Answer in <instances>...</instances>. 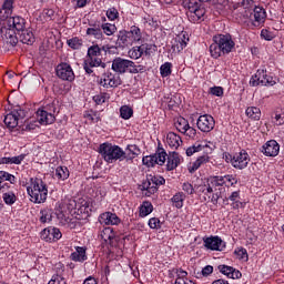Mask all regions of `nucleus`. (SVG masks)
Segmentation results:
<instances>
[{
	"label": "nucleus",
	"mask_w": 284,
	"mask_h": 284,
	"mask_svg": "<svg viewBox=\"0 0 284 284\" xmlns=\"http://www.w3.org/2000/svg\"><path fill=\"white\" fill-rule=\"evenodd\" d=\"M105 52V45L100 47L99 44H93L89 47L87 57L83 61V70L89 77H97L94 73V68L105 69V62H103L102 52Z\"/></svg>",
	"instance_id": "obj_1"
},
{
	"label": "nucleus",
	"mask_w": 284,
	"mask_h": 284,
	"mask_svg": "<svg viewBox=\"0 0 284 284\" xmlns=\"http://www.w3.org/2000/svg\"><path fill=\"white\" fill-rule=\"evenodd\" d=\"M236 43L232 39V34L220 33L213 37V43L210 45V54L212 59H221L225 54H230L232 49L235 48Z\"/></svg>",
	"instance_id": "obj_2"
},
{
	"label": "nucleus",
	"mask_w": 284,
	"mask_h": 284,
	"mask_svg": "<svg viewBox=\"0 0 284 284\" xmlns=\"http://www.w3.org/2000/svg\"><path fill=\"white\" fill-rule=\"evenodd\" d=\"M99 153L105 163H116V161H123V150L116 144L104 142L99 146Z\"/></svg>",
	"instance_id": "obj_3"
},
{
	"label": "nucleus",
	"mask_w": 284,
	"mask_h": 284,
	"mask_svg": "<svg viewBox=\"0 0 284 284\" xmlns=\"http://www.w3.org/2000/svg\"><path fill=\"white\" fill-rule=\"evenodd\" d=\"M141 39H143L141 29L136 26H132L129 31H119L118 45H121V48H128L129 45H132V43H139Z\"/></svg>",
	"instance_id": "obj_4"
},
{
	"label": "nucleus",
	"mask_w": 284,
	"mask_h": 284,
	"mask_svg": "<svg viewBox=\"0 0 284 284\" xmlns=\"http://www.w3.org/2000/svg\"><path fill=\"white\" fill-rule=\"evenodd\" d=\"M160 185H165V178L149 174L142 182L141 190L146 192L145 196H152V194L159 192Z\"/></svg>",
	"instance_id": "obj_5"
},
{
	"label": "nucleus",
	"mask_w": 284,
	"mask_h": 284,
	"mask_svg": "<svg viewBox=\"0 0 284 284\" xmlns=\"http://www.w3.org/2000/svg\"><path fill=\"white\" fill-rule=\"evenodd\" d=\"M250 85L252 88H256V85H276V81L270 74H267V70L258 69L254 75H252L250 80Z\"/></svg>",
	"instance_id": "obj_6"
},
{
	"label": "nucleus",
	"mask_w": 284,
	"mask_h": 284,
	"mask_svg": "<svg viewBox=\"0 0 284 284\" xmlns=\"http://www.w3.org/2000/svg\"><path fill=\"white\" fill-rule=\"evenodd\" d=\"M206 12L205 7L197 2L194 7L190 8V11H186V17L190 23H203Z\"/></svg>",
	"instance_id": "obj_7"
},
{
	"label": "nucleus",
	"mask_w": 284,
	"mask_h": 284,
	"mask_svg": "<svg viewBox=\"0 0 284 284\" xmlns=\"http://www.w3.org/2000/svg\"><path fill=\"white\" fill-rule=\"evenodd\" d=\"M230 161L235 170H245L250 164L251 159L247 151L241 150L240 152L234 153V155H230Z\"/></svg>",
	"instance_id": "obj_8"
},
{
	"label": "nucleus",
	"mask_w": 284,
	"mask_h": 284,
	"mask_svg": "<svg viewBox=\"0 0 284 284\" xmlns=\"http://www.w3.org/2000/svg\"><path fill=\"white\" fill-rule=\"evenodd\" d=\"M168 153L163 149H159L153 155H146L142 159L143 165L146 168H154L155 165H163L165 163Z\"/></svg>",
	"instance_id": "obj_9"
},
{
	"label": "nucleus",
	"mask_w": 284,
	"mask_h": 284,
	"mask_svg": "<svg viewBox=\"0 0 284 284\" xmlns=\"http://www.w3.org/2000/svg\"><path fill=\"white\" fill-rule=\"evenodd\" d=\"M123 83V80H121V75L114 74L110 71H106L102 74L99 85L102 88H119Z\"/></svg>",
	"instance_id": "obj_10"
},
{
	"label": "nucleus",
	"mask_w": 284,
	"mask_h": 284,
	"mask_svg": "<svg viewBox=\"0 0 284 284\" xmlns=\"http://www.w3.org/2000/svg\"><path fill=\"white\" fill-rule=\"evenodd\" d=\"M57 77L61 79L62 81H74V71L72 70V67L68 62H61L55 68Z\"/></svg>",
	"instance_id": "obj_11"
},
{
	"label": "nucleus",
	"mask_w": 284,
	"mask_h": 284,
	"mask_svg": "<svg viewBox=\"0 0 284 284\" xmlns=\"http://www.w3.org/2000/svg\"><path fill=\"white\" fill-rule=\"evenodd\" d=\"M203 243L206 250H212L213 252H223L226 247L225 242L219 235L204 237Z\"/></svg>",
	"instance_id": "obj_12"
},
{
	"label": "nucleus",
	"mask_w": 284,
	"mask_h": 284,
	"mask_svg": "<svg viewBox=\"0 0 284 284\" xmlns=\"http://www.w3.org/2000/svg\"><path fill=\"white\" fill-rule=\"evenodd\" d=\"M61 236H63L61 230L54 226H49L42 230L40 233V239L42 241H45L47 243H57V241H59Z\"/></svg>",
	"instance_id": "obj_13"
},
{
	"label": "nucleus",
	"mask_w": 284,
	"mask_h": 284,
	"mask_svg": "<svg viewBox=\"0 0 284 284\" xmlns=\"http://www.w3.org/2000/svg\"><path fill=\"white\" fill-rule=\"evenodd\" d=\"M196 125L201 132H212L216 125V122L212 115L204 114L199 116Z\"/></svg>",
	"instance_id": "obj_14"
},
{
	"label": "nucleus",
	"mask_w": 284,
	"mask_h": 284,
	"mask_svg": "<svg viewBox=\"0 0 284 284\" xmlns=\"http://www.w3.org/2000/svg\"><path fill=\"white\" fill-rule=\"evenodd\" d=\"M223 183V181L215 179L214 176H211L206 180V189H204V201H206L207 203H210V199L212 196V194H214V191L217 187H221V184Z\"/></svg>",
	"instance_id": "obj_15"
},
{
	"label": "nucleus",
	"mask_w": 284,
	"mask_h": 284,
	"mask_svg": "<svg viewBox=\"0 0 284 284\" xmlns=\"http://www.w3.org/2000/svg\"><path fill=\"white\" fill-rule=\"evenodd\" d=\"M278 152H281V145L276 140H270L262 146L264 156H278Z\"/></svg>",
	"instance_id": "obj_16"
},
{
	"label": "nucleus",
	"mask_w": 284,
	"mask_h": 284,
	"mask_svg": "<svg viewBox=\"0 0 284 284\" xmlns=\"http://www.w3.org/2000/svg\"><path fill=\"white\" fill-rule=\"evenodd\" d=\"M7 28L11 30H16L19 34L22 30L26 29V19L17 16V17H8L7 18Z\"/></svg>",
	"instance_id": "obj_17"
},
{
	"label": "nucleus",
	"mask_w": 284,
	"mask_h": 284,
	"mask_svg": "<svg viewBox=\"0 0 284 284\" xmlns=\"http://www.w3.org/2000/svg\"><path fill=\"white\" fill-rule=\"evenodd\" d=\"M29 196L33 203H45L48 200V187L38 189L32 191V189H27Z\"/></svg>",
	"instance_id": "obj_18"
},
{
	"label": "nucleus",
	"mask_w": 284,
	"mask_h": 284,
	"mask_svg": "<svg viewBox=\"0 0 284 284\" xmlns=\"http://www.w3.org/2000/svg\"><path fill=\"white\" fill-rule=\"evenodd\" d=\"M99 223L101 225H119L121 219L112 212H104L99 216Z\"/></svg>",
	"instance_id": "obj_19"
},
{
	"label": "nucleus",
	"mask_w": 284,
	"mask_h": 284,
	"mask_svg": "<svg viewBox=\"0 0 284 284\" xmlns=\"http://www.w3.org/2000/svg\"><path fill=\"white\" fill-rule=\"evenodd\" d=\"M266 17L267 13L265 12V9H263V7H255L253 10L252 26L254 28L261 27L262 23H265Z\"/></svg>",
	"instance_id": "obj_20"
},
{
	"label": "nucleus",
	"mask_w": 284,
	"mask_h": 284,
	"mask_svg": "<svg viewBox=\"0 0 284 284\" xmlns=\"http://www.w3.org/2000/svg\"><path fill=\"white\" fill-rule=\"evenodd\" d=\"M122 161H134L139 154H141V149L136 144H129L125 148V151H123Z\"/></svg>",
	"instance_id": "obj_21"
},
{
	"label": "nucleus",
	"mask_w": 284,
	"mask_h": 284,
	"mask_svg": "<svg viewBox=\"0 0 284 284\" xmlns=\"http://www.w3.org/2000/svg\"><path fill=\"white\" fill-rule=\"evenodd\" d=\"M130 60L118 57L113 59L111 69L118 74H125L128 72V63Z\"/></svg>",
	"instance_id": "obj_22"
},
{
	"label": "nucleus",
	"mask_w": 284,
	"mask_h": 284,
	"mask_svg": "<svg viewBox=\"0 0 284 284\" xmlns=\"http://www.w3.org/2000/svg\"><path fill=\"white\" fill-rule=\"evenodd\" d=\"M37 120L39 121L40 125H51V123H54L55 118L54 114L49 113L43 109H39L37 111Z\"/></svg>",
	"instance_id": "obj_23"
},
{
	"label": "nucleus",
	"mask_w": 284,
	"mask_h": 284,
	"mask_svg": "<svg viewBox=\"0 0 284 284\" xmlns=\"http://www.w3.org/2000/svg\"><path fill=\"white\" fill-rule=\"evenodd\" d=\"M2 34H4L6 39H7V43H10V45H12V48H14V45H17L19 43V38L17 37V34H19L16 30L10 29V27H3L1 29Z\"/></svg>",
	"instance_id": "obj_24"
},
{
	"label": "nucleus",
	"mask_w": 284,
	"mask_h": 284,
	"mask_svg": "<svg viewBox=\"0 0 284 284\" xmlns=\"http://www.w3.org/2000/svg\"><path fill=\"white\" fill-rule=\"evenodd\" d=\"M181 165V155L176 152H171L168 156L166 170L168 172H172V170H176Z\"/></svg>",
	"instance_id": "obj_25"
},
{
	"label": "nucleus",
	"mask_w": 284,
	"mask_h": 284,
	"mask_svg": "<svg viewBox=\"0 0 284 284\" xmlns=\"http://www.w3.org/2000/svg\"><path fill=\"white\" fill-rule=\"evenodd\" d=\"M166 143L173 150H179V148H181V144H183V140L181 139V135H179L174 132H169L166 134Z\"/></svg>",
	"instance_id": "obj_26"
},
{
	"label": "nucleus",
	"mask_w": 284,
	"mask_h": 284,
	"mask_svg": "<svg viewBox=\"0 0 284 284\" xmlns=\"http://www.w3.org/2000/svg\"><path fill=\"white\" fill-rule=\"evenodd\" d=\"M226 201H231L232 210L245 207V203L241 202V191L232 192L231 195L226 199Z\"/></svg>",
	"instance_id": "obj_27"
},
{
	"label": "nucleus",
	"mask_w": 284,
	"mask_h": 284,
	"mask_svg": "<svg viewBox=\"0 0 284 284\" xmlns=\"http://www.w3.org/2000/svg\"><path fill=\"white\" fill-rule=\"evenodd\" d=\"M4 124L9 129H14L19 125V111H11L4 116Z\"/></svg>",
	"instance_id": "obj_28"
},
{
	"label": "nucleus",
	"mask_w": 284,
	"mask_h": 284,
	"mask_svg": "<svg viewBox=\"0 0 284 284\" xmlns=\"http://www.w3.org/2000/svg\"><path fill=\"white\" fill-rule=\"evenodd\" d=\"M187 41H190L189 38L185 37V33H181L174 39V42L172 44L173 50H176L178 52H181L184 50V48L187 45Z\"/></svg>",
	"instance_id": "obj_29"
},
{
	"label": "nucleus",
	"mask_w": 284,
	"mask_h": 284,
	"mask_svg": "<svg viewBox=\"0 0 284 284\" xmlns=\"http://www.w3.org/2000/svg\"><path fill=\"white\" fill-rule=\"evenodd\" d=\"M18 36L21 43H26L27 45H32V43L34 42V33H32V30L30 29L24 28V30L20 31Z\"/></svg>",
	"instance_id": "obj_30"
},
{
	"label": "nucleus",
	"mask_w": 284,
	"mask_h": 284,
	"mask_svg": "<svg viewBox=\"0 0 284 284\" xmlns=\"http://www.w3.org/2000/svg\"><path fill=\"white\" fill-rule=\"evenodd\" d=\"M71 261H75L78 263H83L88 261V255L85 254V247L78 246L75 247V252L71 253L70 255Z\"/></svg>",
	"instance_id": "obj_31"
},
{
	"label": "nucleus",
	"mask_w": 284,
	"mask_h": 284,
	"mask_svg": "<svg viewBox=\"0 0 284 284\" xmlns=\"http://www.w3.org/2000/svg\"><path fill=\"white\" fill-rule=\"evenodd\" d=\"M205 148H210L207 142H195L192 146L186 149V156H193L196 152H203Z\"/></svg>",
	"instance_id": "obj_32"
},
{
	"label": "nucleus",
	"mask_w": 284,
	"mask_h": 284,
	"mask_svg": "<svg viewBox=\"0 0 284 284\" xmlns=\"http://www.w3.org/2000/svg\"><path fill=\"white\" fill-rule=\"evenodd\" d=\"M54 214V211L50 207H44L40 210V217L39 221L42 224L45 223H52V215Z\"/></svg>",
	"instance_id": "obj_33"
},
{
	"label": "nucleus",
	"mask_w": 284,
	"mask_h": 284,
	"mask_svg": "<svg viewBox=\"0 0 284 284\" xmlns=\"http://www.w3.org/2000/svg\"><path fill=\"white\" fill-rule=\"evenodd\" d=\"M145 70V65L136 64L132 60H129V63L126 65V72H129L130 74H143Z\"/></svg>",
	"instance_id": "obj_34"
},
{
	"label": "nucleus",
	"mask_w": 284,
	"mask_h": 284,
	"mask_svg": "<svg viewBox=\"0 0 284 284\" xmlns=\"http://www.w3.org/2000/svg\"><path fill=\"white\" fill-rule=\"evenodd\" d=\"M91 28L87 29L88 37H94V39H103V31L99 24H90Z\"/></svg>",
	"instance_id": "obj_35"
},
{
	"label": "nucleus",
	"mask_w": 284,
	"mask_h": 284,
	"mask_svg": "<svg viewBox=\"0 0 284 284\" xmlns=\"http://www.w3.org/2000/svg\"><path fill=\"white\" fill-rule=\"evenodd\" d=\"M185 193L183 192H178L173 195L171 199L173 207H176V210H181L183 207V203H185Z\"/></svg>",
	"instance_id": "obj_36"
},
{
	"label": "nucleus",
	"mask_w": 284,
	"mask_h": 284,
	"mask_svg": "<svg viewBox=\"0 0 284 284\" xmlns=\"http://www.w3.org/2000/svg\"><path fill=\"white\" fill-rule=\"evenodd\" d=\"M43 187H48L45 182L39 178H31L30 179V186L27 190H32V192H37V190H43Z\"/></svg>",
	"instance_id": "obj_37"
},
{
	"label": "nucleus",
	"mask_w": 284,
	"mask_h": 284,
	"mask_svg": "<svg viewBox=\"0 0 284 284\" xmlns=\"http://www.w3.org/2000/svg\"><path fill=\"white\" fill-rule=\"evenodd\" d=\"M205 163H210V155L204 154L202 156H199L194 161L192 168L190 169L191 174H192V172H196V170H199V168H201V165H205Z\"/></svg>",
	"instance_id": "obj_38"
},
{
	"label": "nucleus",
	"mask_w": 284,
	"mask_h": 284,
	"mask_svg": "<svg viewBox=\"0 0 284 284\" xmlns=\"http://www.w3.org/2000/svg\"><path fill=\"white\" fill-rule=\"evenodd\" d=\"M214 179L221 180L222 183L220 184V187H223L226 183H230V185L234 186L236 183H239V179L236 175L227 174L224 176H214Z\"/></svg>",
	"instance_id": "obj_39"
},
{
	"label": "nucleus",
	"mask_w": 284,
	"mask_h": 284,
	"mask_svg": "<svg viewBox=\"0 0 284 284\" xmlns=\"http://www.w3.org/2000/svg\"><path fill=\"white\" fill-rule=\"evenodd\" d=\"M154 211V206L152 205V202L144 201L140 206V216L144 219V216H149V214H152Z\"/></svg>",
	"instance_id": "obj_40"
},
{
	"label": "nucleus",
	"mask_w": 284,
	"mask_h": 284,
	"mask_svg": "<svg viewBox=\"0 0 284 284\" xmlns=\"http://www.w3.org/2000/svg\"><path fill=\"white\" fill-rule=\"evenodd\" d=\"M246 116L253 121H261V109L257 106H248L246 109Z\"/></svg>",
	"instance_id": "obj_41"
},
{
	"label": "nucleus",
	"mask_w": 284,
	"mask_h": 284,
	"mask_svg": "<svg viewBox=\"0 0 284 284\" xmlns=\"http://www.w3.org/2000/svg\"><path fill=\"white\" fill-rule=\"evenodd\" d=\"M14 8V0H6L3 2L2 9L0 11V14H3L4 12V19H8L12 14V9Z\"/></svg>",
	"instance_id": "obj_42"
},
{
	"label": "nucleus",
	"mask_w": 284,
	"mask_h": 284,
	"mask_svg": "<svg viewBox=\"0 0 284 284\" xmlns=\"http://www.w3.org/2000/svg\"><path fill=\"white\" fill-rule=\"evenodd\" d=\"M55 176L59 181H67V179H70V170H68V166H58L55 169Z\"/></svg>",
	"instance_id": "obj_43"
},
{
	"label": "nucleus",
	"mask_w": 284,
	"mask_h": 284,
	"mask_svg": "<svg viewBox=\"0 0 284 284\" xmlns=\"http://www.w3.org/2000/svg\"><path fill=\"white\" fill-rule=\"evenodd\" d=\"M67 44L69 45V48H71V50H81V48H83V39L79 37H73L67 40Z\"/></svg>",
	"instance_id": "obj_44"
},
{
	"label": "nucleus",
	"mask_w": 284,
	"mask_h": 284,
	"mask_svg": "<svg viewBox=\"0 0 284 284\" xmlns=\"http://www.w3.org/2000/svg\"><path fill=\"white\" fill-rule=\"evenodd\" d=\"M134 115V110L130 108L129 105H122L120 108V116L121 119H124V121H128V119H132Z\"/></svg>",
	"instance_id": "obj_45"
},
{
	"label": "nucleus",
	"mask_w": 284,
	"mask_h": 284,
	"mask_svg": "<svg viewBox=\"0 0 284 284\" xmlns=\"http://www.w3.org/2000/svg\"><path fill=\"white\" fill-rule=\"evenodd\" d=\"M2 199L6 205H14V203H17V195L12 191L3 193Z\"/></svg>",
	"instance_id": "obj_46"
},
{
	"label": "nucleus",
	"mask_w": 284,
	"mask_h": 284,
	"mask_svg": "<svg viewBox=\"0 0 284 284\" xmlns=\"http://www.w3.org/2000/svg\"><path fill=\"white\" fill-rule=\"evenodd\" d=\"M101 29H102L103 33L106 34V37H112V34H114V32H116V26H114L112 23H102Z\"/></svg>",
	"instance_id": "obj_47"
},
{
	"label": "nucleus",
	"mask_w": 284,
	"mask_h": 284,
	"mask_svg": "<svg viewBox=\"0 0 284 284\" xmlns=\"http://www.w3.org/2000/svg\"><path fill=\"white\" fill-rule=\"evenodd\" d=\"M129 57L130 59H141V57H143L142 47H133L131 50H129Z\"/></svg>",
	"instance_id": "obj_48"
},
{
	"label": "nucleus",
	"mask_w": 284,
	"mask_h": 284,
	"mask_svg": "<svg viewBox=\"0 0 284 284\" xmlns=\"http://www.w3.org/2000/svg\"><path fill=\"white\" fill-rule=\"evenodd\" d=\"M3 181H9L10 183H17V178L6 171H0V185Z\"/></svg>",
	"instance_id": "obj_49"
},
{
	"label": "nucleus",
	"mask_w": 284,
	"mask_h": 284,
	"mask_svg": "<svg viewBox=\"0 0 284 284\" xmlns=\"http://www.w3.org/2000/svg\"><path fill=\"white\" fill-rule=\"evenodd\" d=\"M190 122L185 120V118H179L178 121L175 122V128L179 130L182 134L189 128Z\"/></svg>",
	"instance_id": "obj_50"
},
{
	"label": "nucleus",
	"mask_w": 284,
	"mask_h": 284,
	"mask_svg": "<svg viewBox=\"0 0 284 284\" xmlns=\"http://www.w3.org/2000/svg\"><path fill=\"white\" fill-rule=\"evenodd\" d=\"M160 73H161V77L163 78L170 77V74H172V63L165 62L164 64H162L160 67Z\"/></svg>",
	"instance_id": "obj_51"
},
{
	"label": "nucleus",
	"mask_w": 284,
	"mask_h": 284,
	"mask_svg": "<svg viewBox=\"0 0 284 284\" xmlns=\"http://www.w3.org/2000/svg\"><path fill=\"white\" fill-rule=\"evenodd\" d=\"M101 239L105 243H108V241H112V239H114V233L112 232V227H105L101 233Z\"/></svg>",
	"instance_id": "obj_52"
},
{
	"label": "nucleus",
	"mask_w": 284,
	"mask_h": 284,
	"mask_svg": "<svg viewBox=\"0 0 284 284\" xmlns=\"http://www.w3.org/2000/svg\"><path fill=\"white\" fill-rule=\"evenodd\" d=\"M142 52L143 54H145L146 57H150L151 54H154V52H156V45L155 44H142Z\"/></svg>",
	"instance_id": "obj_53"
},
{
	"label": "nucleus",
	"mask_w": 284,
	"mask_h": 284,
	"mask_svg": "<svg viewBox=\"0 0 284 284\" xmlns=\"http://www.w3.org/2000/svg\"><path fill=\"white\" fill-rule=\"evenodd\" d=\"M217 270L219 272H221V274H224V276H227V278H230V276H232V273L234 272V267L227 266L225 264L219 265Z\"/></svg>",
	"instance_id": "obj_54"
},
{
	"label": "nucleus",
	"mask_w": 284,
	"mask_h": 284,
	"mask_svg": "<svg viewBox=\"0 0 284 284\" xmlns=\"http://www.w3.org/2000/svg\"><path fill=\"white\" fill-rule=\"evenodd\" d=\"M109 99L110 94L108 93H100L93 97V101L94 103H97V105H103V103H105V101H108Z\"/></svg>",
	"instance_id": "obj_55"
},
{
	"label": "nucleus",
	"mask_w": 284,
	"mask_h": 284,
	"mask_svg": "<svg viewBox=\"0 0 284 284\" xmlns=\"http://www.w3.org/2000/svg\"><path fill=\"white\" fill-rule=\"evenodd\" d=\"M78 212L80 214H84L85 219H88V216H90V212H92V209H90V202H84V204H82L79 209Z\"/></svg>",
	"instance_id": "obj_56"
},
{
	"label": "nucleus",
	"mask_w": 284,
	"mask_h": 284,
	"mask_svg": "<svg viewBox=\"0 0 284 284\" xmlns=\"http://www.w3.org/2000/svg\"><path fill=\"white\" fill-rule=\"evenodd\" d=\"M106 17L109 21H115V19H119V10H116V8L108 9Z\"/></svg>",
	"instance_id": "obj_57"
},
{
	"label": "nucleus",
	"mask_w": 284,
	"mask_h": 284,
	"mask_svg": "<svg viewBox=\"0 0 284 284\" xmlns=\"http://www.w3.org/2000/svg\"><path fill=\"white\" fill-rule=\"evenodd\" d=\"M212 272H214V266L206 265L205 267L202 268L201 273H197L196 278H201L202 276H210Z\"/></svg>",
	"instance_id": "obj_58"
},
{
	"label": "nucleus",
	"mask_w": 284,
	"mask_h": 284,
	"mask_svg": "<svg viewBox=\"0 0 284 284\" xmlns=\"http://www.w3.org/2000/svg\"><path fill=\"white\" fill-rule=\"evenodd\" d=\"M276 37L274 32L267 30V29H262L261 31V38L264 39L265 41H272Z\"/></svg>",
	"instance_id": "obj_59"
},
{
	"label": "nucleus",
	"mask_w": 284,
	"mask_h": 284,
	"mask_svg": "<svg viewBox=\"0 0 284 284\" xmlns=\"http://www.w3.org/2000/svg\"><path fill=\"white\" fill-rule=\"evenodd\" d=\"M234 254H236L237 258L240 261H247V250L241 247L234 251Z\"/></svg>",
	"instance_id": "obj_60"
},
{
	"label": "nucleus",
	"mask_w": 284,
	"mask_h": 284,
	"mask_svg": "<svg viewBox=\"0 0 284 284\" xmlns=\"http://www.w3.org/2000/svg\"><path fill=\"white\" fill-rule=\"evenodd\" d=\"M182 190L190 196H192V194H194V185H192V183H190V182H184L182 184Z\"/></svg>",
	"instance_id": "obj_61"
},
{
	"label": "nucleus",
	"mask_w": 284,
	"mask_h": 284,
	"mask_svg": "<svg viewBox=\"0 0 284 284\" xmlns=\"http://www.w3.org/2000/svg\"><path fill=\"white\" fill-rule=\"evenodd\" d=\"M184 136H187L189 139H196V129L189 125L185 131L182 132Z\"/></svg>",
	"instance_id": "obj_62"
},
{
	"label": "nucleus",
	"mask_w": 284,
	"mask_h": 284,
	"mask_svg": "<svg viewBox=\"0 0 284 284\" xmlns=\"http://www.w3.org/2000/svg\"><path fill=\"white\" fill-rule=\"evenodd\" d=\"M48 284H67L65 278L61 275H53Z\"/></svg>",
	"instance_id": "obj_63"
},
{
	"label": "nucleus",
	"mask_w": 284,
	"mask_h": 284,
	"mask_svg": "<svg viewBox=\"0 0 284 284\" xmlns=\"http://www.w3.org/2000/svg\"><path fill=\"white\" fill-rule=\"evenodd\" d=\"M210 94H213V97H223V88L212 87L210 88Z\"/></svg>",
	"instance_id": "obj_64"
}]
</instances>
